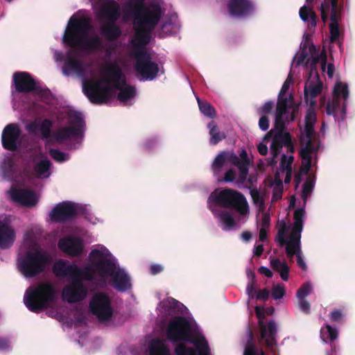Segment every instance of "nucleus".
<instances>
[{"instance_id": "obj_1", "label": "nucleus", "mask_w": 355, "mask_h": 355, "mask_svg": "<svg viewBox=\"0 0 355 355\" xmlns=\"http://www.w3.org/2000/svg\"><path fill=\"white\" fill-rule=\"evenodd\" d=\"M105 78L103 80L84 81L83 90L85 95L94 104L106 103L110 98L112 90L107 85L103 87L102 82L112 83L114 89L119 90L117 99L123 103H127L135 98L137 94L135 87L125 84V77L117 63H111L103 69Z\"/></svg>"}, {"instance_id": "obj_2", "label": "nucleus", "mask_w": 355, "mask_h": 355, "mask_svg": "<svg viewBox=\"0 0 355 355\" xmlns=\"http://www.w3.org/2000/svg\"><path fill=\"white\" fill-rule=\"evenodd\" d=\"M125 8L134 16V24L136 26L133 40L135 51L144 49V46L150 42L151 33L162 18V8L157 3L146 6L145 0H129Z\"/></svg>"}, {"instance_id": "obj_3", "label": "nucleus", "mask_w": 355, "mask_h": 355, "mask_svg": "<svg viewBox=\"0 0 355 355\" xmlns=\"http://www.w3.org/2000/svg\"><path fill=\"white\" fill-rule=\"evenodd\" d=\"M92 28L90 21L87 18L71 17L64 31L62 42L73 49L85 51H94L102 46V40L98 35L88 37Z\"/></svg>"}, {"instance_id": "obj_4", "label": "nucleus", "mask_w": 355, "mask_h": 355, "mask_svg": "<svg viewBox=\"0 0 355 355\" xmlns=\"http://www.w3.org/2000/svg\"><path fill=\"white\" fill-rule=\"evenodd\" d=\"M167 339L173 344L188 342L193 344L200 355H209V347L204 336L196 338L189 321L184 316L173 317L166 331Z\"/></svg>"}, {"instance_id": "obj_5", "label": "nucleus", "mask_w": 355, "mask_h": 355, "mask_svg": "<svg viewBox=\"0 0 355 355\" xmlns=\"http://www.w3.org/2000/svg\"><path fill=\"white\" fill-rule=\"evenodd\" d=\"M52 259L46 251L35 249L26 252L19 258L18 269L27 278L36 277L44 272L48 266L51 263Z\"/></svg>"}, {"instance_id": "obj_6", "label": "nucleus", "mask_w": 355, "mask_h": 355, "mask_svg": "<svg viewBox=\"0 0 355 355\" xmlns=\"http://www.w3.org/2000/svg\"><path fill=\"white\" fill-rule=\"evenodd\" d=\"M56 292L51 283H42L37 286L29 287L26 291L24 302L29 311L40 313L53 302Z\"/></svg>"}, {"instance_id": "obj_7", "label": "nucleus", "mask_w": 355, "mask_h": 355, "mask_svg": "<svg viewBox=\"0 0 355 355\" xmlns=\"http://www.w3.org/2000/svg\"><path fill=\"white\" fill-rule=\"evenodd\" d=\"M207 202L209 207L214 203L225 208L234 209L241 214H246L248 210V205L245 196L232 189L215 190L210 194Z\"/></svg>"}, {"instance_id": "obj_8", "label": "nucleus", "mask_w": 355, "mask_h": 355, "mask_svg": "<svg viewBox=\"0 0 355 355\" xmlns=\"http://www.w3.org/2000/svg\"><path fill=\"white\" fill-rule=\"evenodd\" d=\"M226 160L230 161L232 164L237 166L239 171V182L244 183L247 179L250 166V159L246 150H242L239 157L234 153L220 152L217 155L212 163V170L214 172L220 171Z\"/></svg>"}, {"instance_id": "obj_9", "label": "nucleus", "mask_w": 355, "mask_h": 355, "mask_svg": "<svg viewBox=\"0 0 355 355\" xmlns=\"http://www.w3.org/2000/svg\"><path fill=\"white\" fill-rule=\"evenodd\" d=\"M305 216L304 208H298L294 212V223L291 232L286 243V253L289 259L301 254V233L303 230Z\"/></svg>"}, {"instance_id": "obj_10", "label": "nucleus", "mask_w": 355, "mask_h": 355, "mask_svg": "<svg viewBox=\"0 0 355 355\" xmlns=\"http://www.w3.org/2000/svg\"><path fill=\"white\" fill-rule=\"evenodd\" d=\"M69 126L60 128L53 132L51 143H62L73 137L81 136L85 121L80 112H73L69 115Z\"/></svg>"}, {"instance_id": "obj_11", "label": "nucleus", "mask_w": 355, "mask_h": 355, "mask_svg": "<svg viewBox=\"0 0 355 355\" xmlns=\"http://www.w3.org/2000/svg\"><path fill=\"white\" fill-rule=\"evenodd\" d=\"M89 259L96 272L103 278L110 277L119 268L107 249L104 251L92 250L89 253Z\"/></svg>"}, {"instance_id": "obj_12", "label": "nucleus", "mask_w": 355, "mask_h": 355, "mask_svg": "<svg viewBox=\"0 0 355 355\" xmlns=\"http://www.w3.org/2000/svg\"><path fill=\"white\" fill-rule=\"evenodd\" d=\"M136 60L135 69L144 80H154L159 71L158 64L152 61L151 56L144 49H139L134 51Z\"/></svg>"}, {"instance_id": "obj_13", "label": "nucleus", "mask_w": 355, "mask_h": 355, "mask_svg": "<svg viewBox=\"0 0 355 355\" xmlns=\"http://www.w3.org/2000/svg\"><path fill=\"white\" fill-rule=\"evenodd\" d=\"M89 308L91 313L101 322L109 321L113 315L111 299L103 292H97L93 295Z\"/></svg>"}, {"instance_id": "obj_14", "label": "nucleus", "mask_w": 355, "mask_h": 355, "mask_svg": "<svg viewBox=\"0 0 355 355\" xmlns=\"http://www.w3.org/2000/svg\"><path fill=\"white\" fill-rule=\"evenodd\" d=\"M85 208L73 202L65 201L56 205L51 211L53 221L65 222L84 214Z\"/></svg>"}, {"instance_id": "obj_15", "label": "nucleus", "mask_w": 355, "mask_h": 355, "mask_svg": "<svg viewBox=\"0 0 355 355\" xmlns=\"http://www.w3.org/2000/svg\"><path fill=\"white\" fill-rule=\"evenodd\" d=\"M87 293V290L81 279L72 278L71 282L64 287L62 296L64 300L73 304L83 300Z\"/></svg>"}, {"instance_id": "obj_16", "label": "nucleus", "mask_w": 355, "mask_h": 355, "mask_svg": "<svg viewBox=\"0 0 355 355\" xmlns=\"http://www.w3.org/2000/svg\"><path fill=\"white\" fill-rule=\"evenodd\" d=\"M58 248L71 257H79L83 254L84 243L82 239L77 236L61 238L58 243Z\"/></svg>"}, {"instance_id": "obj_17", "label": "nucleus", "mask_w": 355, "mask_h": 355, "mask_svg": "<svg viewBox=\"0 0 355 355\" xmlns=\"http://www.w3.org/2000/svg\"><path fill=\"white\" fill-rule=\"evenodd\" d=\"M227 10L232 17L245 18L254 13V6L250 0H230Z\"/></svg>"}, {"instance_id": "obj_18", "label": "nucleus", "mask_w": 355, "mask_h": 355, "mask_svg": "<svg viewBox=\"0 0 355 355\" xmlns=\"http://www.w3.org/2000/svg\"><path fill=\"white\" fill-rule=\"evenodd\" d=\"M13 83L18 93H31L37 89L35 80L28 72H15L13 74Z\"/></svg>"}, {"instance_id": "obj_19", "label": "nucleus", "mask_w": 355, "mask_h": 355, "mask_svg": "<svg viewBox=\"0 0 355 355\" xmlns=\"http://www.w3.org/2000/svg\"><path fill=\"white\" fill-rule=\"evenodd\" d=\"M21 135L19 126L15 123L7 125L1 135L2 146L8 150L15 151L17 149V141Z\"/></svg>"}, {"instance_id": "obj_20", "label": "nucleus", "mask_w": 355, "mask_h": 355, "mask_svg": "<svg viewBox=\"0 0 355 355\" xmlns=\"http://www.w3.org/2000/svg\"><path fill=\"white\" fill-rule=\"evenodd\" d=\"M98 16L105 21H116L121 17V7L115 0L104 1L98 11Z\"/></svg>"}, {"instance_id": "obj_21", "label": "nucleus", "mask_w": 355, "mask_h": 355, "mask_svg": "<svg viewBox=\"0 0 355 355\" xmlns=\"http://www.w3.org/2000/svg\"><path fill=\"white\" fill-rule=\"evenodd\" d=\"M275 130H270L263 137V141L268 142L271 138H272V143L270 144V151L273 159H275L280 153L281 149L284 144H290L291 143V135L290 133H286L285 135H274Z\"/></svg>"}, {"instance_id": "obj_22", "label": "nucleus", "mask_w": 355, "mask_h": 355, "mask_svg": "<svg viewBox=\"0 0 355 355\" xmlns=\"http://www.w3.org/2000/svg\"><path fill=\"white\" fill-rule=\"evenodd\" d=\"M10 196L13 201L28 207H34L38 201L35 192L27 189H12Z\"/></svg>"}, {"instance_id": "obj_23", "label": "nucleus", "mask_w": 355, "mask_h": 355, "mask_svg": "<svg viewBox=\"0 0 355 355\" xmlns=\"http://www.w3.org/2000/svg\"><path fill=\"white\" fill-rule=\"evenodd\" d=\"M62 71L66 76H70L72 73L78 76H83L85 74V68L83 62L70 53L64 60Z\"/></svg>"}, {"instance_id": "obj_24", "label": "nucleus", "mask_w": 355, "mask_h": 355, "mask_svg": "<svg viewBox=\"0 0 355 355\" xmlns=\"http://www.w3.org/2000/svg\"><path fill=\"white\" fill-rule=\"evenodd\" d=\"M259 324L261 329L260 341H263L268 348H272L276 345V323L273 320H270L268 328L262 321H259Z\"/></svg>"}, {"instance_id": "obj_25", "label": "nucleus", "mask_w": 355, "mask_h": 355, "mask_svg": "<svg viewBox=\"0 0 355 355\" xmlns=\"http://www.w3.org/2000/svg\"><path fill=\"white\" fill-rule=\"evenodd\" d=\"M16 239L14 228L7 223L0 220V248H10Z\"/></svg>"}, {"instance_id": "obj_26", "label": "nucleus", "mask_w": 355, "mask_h": 355, "mask_svg": "<svg viewBox=\"0 0 355 355\" xmlns=\"http://www.w3.org/2000/svg\"><path fill=\"white\" fill-rule=\"evenodd\" d=\"M110 277H112V285L116 291L125 292L131 288L130 277L120 268Z\"/></svg>"}, {"instance_id": "obj_27", "label": "nucleus", "mask_w": 355, "mask_h": 355, "mask_svg": "<svg viewBox=\"0 0 355 355\" xmlns=\"http://www.w3.org/2000/svg\"><path fill=\"white\" fill-rule=\"evenodd\" d=\"M322 89V83L317 79V83H306L304 86V100L311 107H315L316 105L315 98L321 93Z\"/></svg>"}, {"instance_id": "obj_28", "label": "nucleus", "mask_w": 355, "mask_h": 355, "mask_svg": "<svg viewBox=\"0 0 355 355\" xmlns=\"http://www.w3.org/2000/svg\"><path fill=\"white\" fill-rule=\"evenodd\" d=\"M116 22L105 21L100 27L101 34L109 42L118 40L121 35V30Z\"/></svg>"}, {"instance_id": "obj_29", "label": "nucleus", "mask_w": 355, "mask_h": 355, "mask_svg": "<svg viewBox=\"0 0 355 355\" xmlns=\"http://www.w3.org/2000/svg\"><path fill=\"white\" fill-rule=\"evenodd\" d=\"M76 264L67 263L63 260L56 261L53 266V272L58 277H70L73 278Z\"/></svg>"}, {"instance_id": "obj_30", "label": "nucleus", "mask_w": 355, "mask_h": 355, "mask_svg": "<svg viewBox=\"0 0 355 355\" xmlns=\"http://www.w3.org/2000/svg\"><path fill=\"white\" fill-rule=\"evenodd\" d=\"M320 61H321L322 69L324 71L327 63V57L325 53H323L321 55L312 56L311 58L307 59L306 65L309 68L310 77L315 74L316 78L319 79L320 76L317 71V66Z\"/></svg>"}, {"instance_id": "obj_31", "label": "nucleus", "mask_w": 355, "mask_h": 355, "mask_svg": "<svg viewBox=\"0 0 355 355\" xmlns=\"http://www.w3.org/2000/svg\"><path fill=\"white\" fill-rule=\"evenodd\" d=\"M95 269L91 264V266H87L84 268H80L76 265L73 279H78L86 281H92L95 277Z\"/></svg>"}, {"instance_id": "obj_32", "label": "nucleus", "mask_w": 355, "mask_h": 355, "mask_svg": "<svg viewBox=\"0 0 355 355\" xmlns=\"http://www.w3.org/2000/svg\"><path fill=\"white\" fill-rule=\"evenodd\" d=\"M209 209L215 216L218 217L224 225V230H230L235 225V221L232 214L226 211H218L209 206Z\"/></svg>"}, {"instance_id": "obj_33", "label": "nucleus", "mask_w": 355, "mask_h": 355, "mask_svg": "<svg viewBox=\"0 0 355 355\" xmlns=\"http://www.w3.org/2000/svg\"><path fill=\"white\" fill-rule=\"evenodd\" d=\"M315 107H309L307 110L304 120V134L309 136L310 134L315 133L314 124L316 122L317 116L315 111Z\"/></svg>"}, {"instance_id": "obj_34", "label": "nucleus", "mask_w": 355, "mask_h": 355, "mask_svg": "<svg viewBox=\"0 0 355 355\" xmlns=\"http://www.w3.org/2000/svg\"><path fill=\"white\" fill-rule=\"evenodd\" d=\"M270 266L279 273L283 281H288L290 268L286 262L282 261L278 259H272L270 260Z\"/></svg>"}, {"instance_id": "obj_35", "label": "nucleus", "mask_w": 355, "mask_h": 355, "mask_svg": "<svg viewBox=\"0 0 355 355\" xmlns=\"http://www.w3.org/2000/svg\"><path fill=\"white\" fill-rule=\"evenodd\" d=\"M52 163L48 159L40 160L33 166V171L37 178H48L49 176V170Z\"/></svg>"}, {"instance_id": "obj_36", "label": "nucleus", "mask_w": 355, "mask_h": 355, "mask_svg": "<svg viewBox=\"0 0 355 355\" xmlns=\"http://www.w3.org/2000/svg\"><path fill=\"white\" fill-rule=\"evenodd\" d=\"M208 128L209 129V135H210V144L211 145H216L218 144L220 141L225 139L226 135L220 132L219 130L218 127L216 124V123L214 121H211L208 123L207 125Z\"/></svg>"}, {"instance_id": "obj_37", "label": "nucleus", "mask_w": 355, "mask_h": 355, "mask_svg": "<svg viewBox=\"0 0 355 355\" xmlns=\"http://www.w3.org/2000/svg\"><path fill=\"white\" fill-rule=\"evenodd\" d=\"M53 121L49 119H44L40 123L39 132L41 134V137L43 139H46L49 142L51 141L53 137Z\"/></svg>"}, {"instance_id": "obj_38", "label": "nucleus", "mask_w": 355, "mask_h": 355, "mask_svg": "<svg viewBox=\"0 0 355 355\" xmlns=\"http://www.w3.org/2000/svg\"><path fill=\"white\" fill-rule=\"evenodd\" d=\"M299 14L302 21H307L310 19V26L315 27L317 24V15L311 8L303 6L300 8Z\"/></svg>"}, {"instance_id": "obj_39", "label": "nucleus", "mask_w": 355, "mask_h": 355, "mask_svg": "<svg viewBox=\"0 0 355 355\" xmlns=\"http://www.w3.org/2000/svg\"><path fill=\"white\" fill-rule=\"evenodd\" d=\"M149 351L150 355H170L168 348L159 339L150 343Z\"/></svg>"}, {"instance_id": "obj_40", "label": "nucleus", "mask_w": 355, "mask_h": 355, "mask_svg": "<svg viewBox=\"0 0 355 355\" xmlns=\"http://www.w3.org/2000/svg\"><path fill=\"white\" fill-rule=\"evenodd\" d=\"M288 231V226L286 223L282 220L277 224V233L275 237V241L278 243L279 246H284L287 243L286 236Z\"/></svg>"}, {"instance_id": "obj_41", "label": "nucleus", "mask_w": 355, "mask_h": 355, "mask_svg": "<svg viewBox=\"0 0 355 355\" xmlns=\"http://www.w3.org/2000/svg\"><path fill=\"white\" fill-rule=\"evenodd\" d=\"M166 314L173 315L178 311V301L173 297H168L159 303Z\"/></svg>"}, {"instance_id": "obj_42", "label": "nucleus", "mask_w": 355, "mask_h": 355, "mask_svg": "<svg viewBox=\"0 0 355 355\" xmlns=\"http://www.w3.org/2000/svg\"><path fill=\"white\" fill-rule=\"evenodd\" d=\"M320 336L322 340L325 343H327L328 341H334L338 337V331L331 325L326 324L325 328L321 329Z\"/></svg>"}, {"instance_id": "obj_43", "label": "nucleus", "mask_w": 355, "mask_h": 355, "mask_svg": "<svg viewBox=\"0 0 355 355\" xmlns=\"http://www.w3.org/2000/svg\"><path fill=\"white\" fill-rule=\"evenodd\" d=\"M243 355H266V354L262 349L257 347L252 337L250 336L245 344Z\"/></svg>"}, {"instance_id": "obj_44", "label": "nucleus", "mask_w": 355, "mask_h": 355, "mask_svg": "<svg viewBox=\"0 0 355 355\" xmlns=\"http://www.w3.org/2000/svg\"><path fill=\"white\" fill-rule=\"evenodd\" d=\"M199 109L200 112L206 116L213 119L216 116V110L214 107L207 101H202L197 98Z\"/></svg>"}, {"instance_id": "obj_45", "label": "nucleus", "mask_w": 355, "mask_h": 355, "mask_svg": "<svg viewBox=\"0 0 355 355\" xmlns=\"http://www.w3.org/2000/svg\"><path fill=\"white\" fill-rule=\"evenodd\" d=\"M340 96H343L344 100H347L349 96V90L346 83L338 82L334 86V97H337L340 99Z\"/></svg>"}, {"instance_id": "obj_46", "label": "nucleus", "mask_w": 355, "mask_h": 355, "mask_svg": "<svg viewBox=\"0 0 355 355\" xmlns=\"http://www.w3.org/2000/svg\"><path fill=\"white\" fill-rule=\"evenodd\" d=\"M289 107L288 98L286 97L278 96L275 114L285 116Z\"/></svg>"}, {"instance_id": "obj_47", "label": "nucleus", "mask_w": 355, "mask_h": 355, "mask_svg": "<svg viewBox=\"0 0 355 355\" xmlns=\"http://www.w3.org/2000/svg\"><path fill=\"white\" fill-rule=\"evenodd\" d=\"M198 350L191 347H187L184 343H179L175 348V353L176 355H197ZM198 355H200L198 354Z\"/></svg>"}, {"instance_id": "obj_48", "label": "nucleus", "mask_w": 355, "mask_h": 355, "mask_svg": "<svg viewBox=\"0 0 355 355\" xmlns=\"http://www.w3.org/2000/svg\"><path fill=\"white\" fill-rule=\"evenodd\" d=\"M340 101L337 97L329 101L326 106V113L328 115H335L336 110L340 107Z\"/></svg>"}, {"instance_id": "obj_49", "label": "nucleus", "mask_w": 355, "mask_h": 355, "mask_svg": "<svg viewBox=\"0 0 355 355\" xmlns=\"http://www.w3.org/2000/svg\"><path fill=\"white\" fill-rule=\"evenodd\" d=\"M284 117V116L275 114L274 135H285L286 133L284 132L285 128Z\"/></svg>"}, {"instance_id": "obj_50", "label": "nucleus", "mask_w": 355, "mask_h": 355, "mask_svg": "<svg viewBox=\"0 0 355 355\" xmlns=\"http://www.w3.org/2000/svg\"><path fill=\"white\" fill-rule=\"evenodd\" d=\"M331 7V23H338L340 18V10L338 8V0H330Z\"/></svg>"}, {"instance_id": "obj_51", "label": "nucleus", "mask_w": 355, "mask_h": 355, "mask_svg": "<svg viewBox=\"0 0 355 355\" xmlns=\"http://www.w3.org/2000/svg\"><path fill=\"white\" fill-rule=\"evenodd\" d=\"M305 137L306 138V141L305 143L304 147H303L302 149L305 150L306 151H310V152H315L318 150V148L313 145V143L315 142L316 139L315 133L310 134L309 136H307L306 134H304Z\"/></svg>"}, {"instance_id": "obj_52", "label": "nucleus", "mask_w": 355, "mask_h": 355, "mask_svg": "<svg viewBox=\"0 0 355 355\" xmlns=\"http://www.w3.org/2000/svg\"><path fill=\"white\" fill-rule=\"evenodd\" d=\"M250 195L254 204L258 205L260 209H263L265 206V202L264 199L261 196L259 191L257 189H252L250 191Z\"/></svg>"}, {"instance_id": "obj_53", "label": "nucleus", "mask_w": 355, "mask_h": 355, "mask_svg": "<svg viewBox=\"0 0 355 355\" xmlns=\"http://www.w3.org/2000/svg\"><path fill=\"white\" fill-rule=\"evenodd\" d=\"M49 153L51 157L56 162H62L68 159V155L58 149L51 148Z\"/></svg>"}, {"instance_id": "obj_54", "label": "nucleus", "mask_w": 355, "mask_h": 355, "mask_svg": "<svg viewBox=\"0 0 355 355\" xmlns=\"http://www.w3.org/2000/svg\"><path fill=\"white\" fill-rule=\"evenodd\" d=\"M294 157L293 156H290L288 157L285 154L282 155L280 166L281 168L286 171H292V164L293 162Z\"/></svg>"}, {"instance_id": "obj_55", "label": "nucleus", "mask_w": 355, "mask_h": 355, "mask_svg": "<svg viewBox=\"0 0 355 355\" xmlns=\"http://www.w3.org/2000/svg\"><path fill=\"white\" fill-rule=\"evenodd\" d=\"M331 322L343 323L345 321V314L340 309H334L329 313Z\"/></svg>"}, {"instance_id": "obj_56", "label": "nucleus", "mask_w": 355, "mask_h": 355, "mask_svg": "<svg viewBox=\"0 0 355 355\" xmlns=\"http://www.w3.org/2000/svg\"><path fill=\"white\" fill-rule=\"evenodd\" d=\"M312 290V286L309 283L304 284L297 291V297L298 299H305Z\"/></svg>"}, {"instance_id": "obj_57", "label": "nucleus", "mask_w": 355, "mask_h": 355, "mask_svg": "<svg viewBox=\"0 0 355 355\" xmlns=\"http://www.w3.org/2000/svg\"><path fill=\"white\" fill-rule=\"evenodd\" d=\"M313 188V182L311 180L307 179L303 184L302 191V198L305 201L308 195L312 191Z\"/></svg>"}, {"instance_id": "obj_58", "label": "nucleus", "mask_w": 355, "mask_h": 355, "mask_svg": "<svg viewBox=\"0 0 355 355\" xmlns=\"http://www.w3.org/2000/svg\"><path fill=\"white\" fill-rule=\"evenodd\" d=\"M274 106V103L272 101L266 102L261 107L257 109V113L259 115H266L270 113Z\"/></svg>"}, {"instance_id": "obj_59", "label": "nucleus", "mask_w": 355, "mask_h": 355, "mask_svg": "<svg viewBox=\"0 0 355 355\" xmlns=\"http://www.w3.org/2000/svg\"><path fill=\"white\" fill-rule=\"evenodd\" d=\"M330 39L331 42L336 41L340 36L338 23H331L329 24Z\"/></svg>"}, {"instance_id": "obj_60", "label": "nucleus", "mask_w": 355, "mask_h": 355, "mask_svg": "<svg viewBox=\"0 0 355 355\" xmlns=\"http://www.w3.org/2000/svg\"><path fill=\"white\" fill-rule=\"evenodd\" d=\"M285 294V289L283 285L278 284L277 286H273L272 289V297L275 299H281L284 297Z\"/></svg>"}, {"instance_id": "obj_61", "label": "nucleus", "mask_w": 355, "mask_h": 355, "mask_svg": "<svg viewBox=\"0 0 355 355\" xmlns=\"http://www.w3.org/2000/svg\"><path fill=\"white\" fill-rule=\"evenodd\" d=\"M14 164L11 159L4 160L2 164V169L4 175L7 176L12 175L13 174Z\"/></svg>"}, {"instance_id": "obj_62", "label": "nucleus", "mask_w": 355, "mask_h": 355, "mask_svg": "<svg viewBox=\"0 0 355 355\" xmlns=\"http://www.w3.org/2000/svg\"><path fill=\"white\" fill-rule=\"evenodd\" d=\"M330 8L329 3L324 0V2H322L320 7V10L321 12V19L323 21V23H326L328 19V11Z\"/></svg>"}, {"instance_id": "obj_63", "label": "nucleus", "mask_w": 355, "mask_h": 355, "mask_svg": "<svg viewBox=\"0 0 355 355\" xmlns=\"http://www.w3.org/2000/svg\"><path fill=\"white\" fill-rule=\"evenodd\" d=\"M293 83V78L291 74L288 75L286 80L284 81L278 96L284 97V96L287 93L290 88L291 84Z\"/></svg>"}, {"instance_id": "obj_64", "label": "nucleus", "mask_w": 355, "mask_h": 355, "mask_svg": "<svg viewBox=\"0 0 355 355\" xmlns=\"http://www.w3.org/2000/svg\"><path fill=\"white\" fill-rule=\"evenodd\" d=\"M254 297H256L257 300H262L265 302L268 300L270 297V291L267 288L259 290L257 291Z\"/></svg>"}]
</instances>
